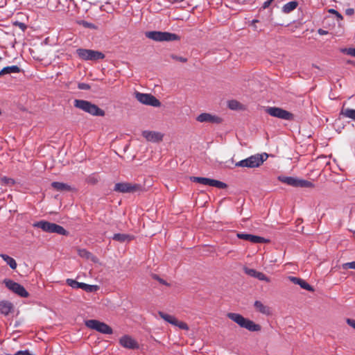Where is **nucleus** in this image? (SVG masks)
Returning <instances> with one entry per match:
<instances>
[{"mask_svg": "<svg viewBox=\"0 0 355 355\" xmlns=\"http://www.w3.org/2000/svg\"><path fill=\"white\" fill-rule=\"evenodd\" d=\"M78 254L82 257L88 259L91 255V253L85 249L78 250Z\"/></svg>", "mask_w": 355, "mask_h": 355, "instance_id": "35", "label": "nucleus"}, {"mask_svg": "<svg viewBox=\"0 0 355 355\" xmlns=\"http://www.w3.org/2000/svg\"><path fill=\"white\" fill-rule=\"evenodd\" d=\"M153 277L154 279H156L157 281H158L160 284H162L163 285H165L167 286H170V284L168 283H167L164 279L160 278L157 275H153Z\"/></svg>", "mask_w": 355, "mask_h": 355, "instance_id": "37", "label": "nucleus"}, {"mask_svg": "<svg viewBox=\"0 0 355 355\" xmlns=\"http://www.w3.org/2000/svg\"><path fill=\"white\" fill-rule=\"evenodd\" d=\"M243 270L245 272V273L250 277H256L257 276V274L258 272V271H257L256 270L254 269H252V268H247V267H245L243 268Z\"/></svg>", "mask_w": 355, "mask_h": 355, "instance_id": "32", "label": "nucleus"}, {"mask_svg": "<svg viewBox=\"0 0 355 355\" xmlns=\"http://www.w3.org/2000/svg\"><path fill=\"white\" fill-rule=\"evenodd\" d=\"M171 58L175 60H177V61H180V62H187V59L185 58H183V57H180V56H178V55H171Z\"/></svg>", "mask_w": 355, "mask_h": 355, "instance_id": "38", "label": "nucleus"}, {"mask_svg": "<svg viewBox=\"0 0 355 355\" xmlns=\"http://www.w3.org/2000/svg\"><path fill=\"white\" fill-rule=\"evenodd\" d=\"M142 136L148 141L158 142L163 139V135L158 132L145 130L142 132Z\"/></svg>", "mask_w": 355, "mask_h": 355, "instance_id": "18", "label": "nucleus"}, {"mask_svg": "<svg viewBox=\"0 0 355 355\" xmlns=\"http://www.w3.org/2000/svg\"><path fill=\"white\" fill-rule=\"evenodd\" d=\"M113 240L119 241L121 243L125 242V241H130L133 237L129 234H115L112 237Z\"/></svg>", "mask_w": 355, "mask_h": 355, "instance_id": "25", "label": "nucleus"}, {"mask_svg": "<svg viewBox=\"0 0 355 355\" xmlns=\"http://www.w3.org/2000/svg\"><path fill=\"white\" fill-rule=\"evenodd\" d=\"M35 227L40 228L44 232L57 233L60 235H67L68 232L62 226L46 220H40L33 224Z\"/></svg>", "mask_w": 355, "mask_h": 355, "instance_id": "3", "label": "nucleus"}, {"mask_svg": "<svg viewBox=\"0 0 355 355\" xmlns=\"http://www.w3.org/2000/svg\"><path fill=\"white\" fill-rule=\"evenodd\" d=\"M134 95L135 98L142 104L153 107H159L161 105L160 101L150 94L135 92Z\"/></svg>", "mask_w": 355, "mask_h": 355, "instance_id": "10", "label": "nucleus"}, {"mask_svg": "<svg viewBox=\"0 0 355 355\" xmlns=\"http://www.w3.org/2000/svg\"><path fill=\"white\" fill-rule=\"evenodd\" d=\"M98 182V180L95 178L90 177L88 178V182L92 184H96Z\"/></svg>", "mask_w": 355, "mask_h": 355, "instance_id": "45", "label": "nucleus"}, {"mask_svg": "<svg viewBox=\"0 0 355 355\" xmlns=\"http://www.w3.org/2000/svg\"><path fill=\"white\" fill-rule=\"evenodd\" d=\"M273 1L274 0H267L266 1H265L262 6V8L266 9L268 7H269Z\"/></svg>", "mask_w": 355, "mask_h": 355, "instance_id": "43", "label": "nucleus"}, {"mask_svg": "<svg viewBox=\"0 0 355 355\" xmlns=\"http://www.w3.org/2000/svg\"><path fill=\"white\" fill-rule=\"evenodd\" d=\"M158 314L163 320L174 326L179 327L181 329L189 330V329L188 324L186 322L178 320L173 315L164 313L162 311H159Z\"/></svg>", "mask_w": 355, "mask_h": 355, "instance_id": "14", "label": "nucleus"}, {"mask_svg": "<svg viewBox=\"0 0 355 355\" xmlns=\"http://www.w3.org/2000/svg\"><path fill=\"white\" fill-rule=\"evenodd\" d=\"M119 344L122 347L128 349H135L139 347L138 342L129 335H124L121 337L119 339Z\"/></svg>", "mask_w": 355, "mask_h": 355, "instance_id": "16", "label": "nucleus"}, {"mask_svg": "<svg viewBox=\"0 0 355 355\" xmlns=\"http://www.w3.org/2000/svg\"><path fill=\"white\" fill-rule=\"evenodd\" d=\"M191 180L203 185H209L218 189L227 188V184L219 180L202 177H191Z\"/></svg>", "mask_w": 355, "mask_h": 355, "instance_id": "13", "label": "nucleus"}, {"mask_svg": "<svg viewBox=\"0 0 355 355\" xmlns=\"http://www.w3.org/2000/svg\"><path fill=\"white\" fill-rule=\"evenodd\" d=\"M267 155L257 154L252 155L245 159L236 163L235 166L238 167L255 168L261 166L266 160Z\"/></svg>", "mask_w": 355, "mask_h": 355, "instance_id": "5", "label": "nucleus"}, {"mask_svg": "<svg viewBox=\"0 0 355 355\" xmlns=\"http://www.w3.org/2000/svg\"><path fill=\"white\" fill-rule=\"evenodd\" d=\"M236 236L240 239L248 241L252 243H263L266 241L263 237L246 233H238Z\"/></svg>", "mask_w": 355, "mask_h": 355, "instance_id": "17", "label": "nucleus"}, {"mask_svg": "<svg viewBox=\"0 0 355 355\" xmlns=\"http://www.w3.org/2000/svg\"><path fill=\"white\" fill-rule=\"evenodd\" d=\"M347 323L354 329H355V320L347 318L346 320Z\"/></svg>", "mask_w": 355, "mask_h": 355, "instance_id": "42", "label": "nucleus"}, {"mask_svg": "<svg viewBox=\"0 0 355 355\" xmlns=\"http://www.w3.org/2000/svg\"><path fill=\"white\" fill-rule=\"evenodd\" d=\"M78 88L80 89H90V86L88 84L86 83H80L78 85Z\"/></svg>", "mask_w": 355, "mask_h": 355, "instance_id": "41", "label": "nucleus"}, {"mask_svg": "<svg viewBox=\"0 0 355 355\" xmlns=\"http://www.w3.org/2000/svg\"><path fill=\"white\" fill-rule=\"evenodd\" d=\"M318 34H319V35H327V34L329 33H328V31H324V30H323V29H322V28H319V29L318 30Z\"/></svg>", "mask_w": 355, "mask_h": 355, "instance_id": "46", "label": "nucleus"}, {"mask_svg": "<svg viewBox=\"0 0 355 355\" xmlns=\"http://www.w3.org/2000/svg\"><path fill=\"white\" fill-rule=\"evenodd\" d=\"M1 60V58L0 57V60Z\"/></svg>", "mask_w": 355, "mask_h": 355, "instance_id": "50", "label": "nucleus"}, {"mask_svg": "<svg viewBox=\"0 0 355 355\" xmlns=\"http://www.w3.org/2000/svg\"><path fill=\"white\" fill-rule=\"evenodd\" d=\"M298 6V3L295 1H290L284 4L282 7V12L284 13H289L294 10Z\"/></svg>", "mask_w": 355, "mask_h": 355, "instance_id": "24", "label": "nucleus"}, {"mask_svg": "<svg viewBox=\"0 0 355 355\" xmlns=\"http://www.w3.org/2000/svg\"><path fill=\"white\" fill-rule=\"evenodd\" d=\"M22 26H24V24H21L20 27H22Z\"/></svg>", "mask_w": 355, "mask_h": 355, "instance_id": "49", "label": "nucleus"}, {"mask_svg": "<svg viewBox=\"0 0 355 355\" xmlns=\"http://www.w3.org/2000/svg\"><path fill=\"white\" fill-rule=\"evenodd\" d=\"M288 279L293 284L299 285L303 289H305L309 291H314L313 288L311 285H309L306 281L301 278L291 276L288 277Z\"/></svg>", "mask_w": 355, "mask_h": 355, "instance_id": "19", "label": "nucleus"}, {"mask_svg": "<svg viewBox=\"0 0 355 355\" xmlns=\"http://www.w3.org/2000/svg\"><path fill=\"white\" fill-rule=\"evenodd\" d=\"M2 181L8 184H13L15 183V181L12 178H8L6 177H4L2 178Z\"/></svg>", "mask_w": 355, "mask_h": 355, "instance_id": "40", "label": "nucleus"}, {"mask_svg": "<svg viewBox=\"0 0 355 355\" xmlns=\"http://www.w3.org/2000/svg\"><path fill=\"white\" fill-rule=\"evenodd\" d=\"M80 283L72 279H67V284L73 288H80Z\"/></svg>", "mask_w": 355, "mask_h": 355, "instance_id": "31", "label": "nucleus"}, {"mask_svg": "<svg viewBox=\"0 0 355 355\" xmlns=\"http://www.w3.org/2000/svg\"><path fill=\"white\" fill-rule=\"evenodd\" d=\"M85 324L87 328L103 334H112L113 333L112 329L109 325L97 320H86Z\"/></svg>", "mask_w": 355, "mask_h": 355, "instance_id": "9", "label": "nucleus"}, {"mask_svg": "<svg viewBox=\"0 0 355 355\" xmlns=\"http://www.w3.org/2000/svg\"><path fill=\"white\" fill-rule=\"evenodd\" d=\"M196 121L200 123H209L214 124H219L223 121L220 116L207 112L199 114L196 117Z\"/></svg>", "mask_w": 355, "mask_h": 355, "instance_id": "15", "label": "nucleus"}, {"mask_svg": "<svg viewBox=\"0 0 355 355\" xmlns=\"http://www.w3.org/2000/svg\"><path fill=\"white\" fill-rule=\"evenodd\" d=\"M76 54L81 60L86 61H97L105 58V55L102 52L92 49H78Z\"/></svg>", "mask_w": 355, "mask_h": 355, "instance_id": "7", "label": "nucleus"}, {"mask_svg": "<svg viewBox=\"0 0 355 355\" xmlns=\"http://www.w3.org/2000/svg\"><path fill=\"white\" fill-rule=\"evenodd\" d=\"M255 278H257V279H258L259 280H261V281H265L266 282H270V278L268 277L265 274H263L261 272H259V271H258Z\"/></svg>", "mask_w": 355, "mask_h": 355, "instance_id": "33", "label": "nucleus"}, {"mask_svg": "<svg viewBox=\"0 0 355 355\" xmlns=\"http://www.w3.org/2000/svg\"><path fill=\"white\" fill-rule=\"evenodd\" d=\"M254 307L257 311L263 315H270L271 314L270 308L268 306L265 305L261 301L256 300L254 303Z\"/></svg>", "mask_w": 355, "mask_h": 355, "instance_id": "20", "label": "nucleus"}, {"mask_svg": "<svg viewBox=\"0 0 355 355\" xmlns=\"http://www.w3.org/2000/svg\"><path fill=\"white\" fill-rule=\"evenodd\" d=\"M3 283L6 286L15 294L18 295L21 297H27L29 294L25 289V288L21 284L8 279H5Z\"/></svg>", "mask_w": 355, "mask_h": 355, "instance_id": "12", "label": "nucleus"}, {"mask_svg": "<svg viewBox=\"0 0 355 355\" xmlns=\"http://www.w3.org/2000/svg\"><path fill=\"white\" fill-rule=\"evenodd\" d=\"M227 316L241 327L245 328L250 331H259L261 330V326L259 324H257L253 321L244 318L239 313H228Z\"/></svg>", "mask_w": 355, "mask_h": 355, "instance_id": "1", "label": "nucleus"}, {"mask_svg": "<svg viewBox=\"0 0 355 355\" xmlns=\"http://www.w3.org/2000/svg\"><path fill=\"white\" fill-rule=\"evenodd\" d=\"M265 112L273 117L284 120H292L293 114L290 112L277 107H267Z\"/></svg>", "mask_w": 355, "mask_h": 355, "instance_id": "11", "label": "nucleus"}, {"mask_svg": "<svg viewBox=\"0 0 355 355\" xmlns=\"http://www.w3.org/2000/svg\"><path fill=\"white\" fill-rule=\"evenodd\" d=\"M13 311V305L8 301L0 302V313L4 315H8Z\"/></svg>", "mask_w": 355, "mask_h": 355, "instance_id": "21", "label": "nucleus"}, {"mask_svg": "<svg viewBox=\"0 0 355 355\" xmlns=\"http://www.w3.org/2000/svg\"><path fill=\"white\" fill-rule=\"evenodd\" d=\"M80 288L85 291L86 292L92 293L97 291L99 287L97 285H89L81 282Z\"/></svg>", "mask_w": 355, "mask_h": 355, "instance_id": "27", "label": "nucleus"}, {"mask_svg": "<svg viewBox=\"0 0 355 355\" xmlns=\"http://www.w3.org/2000/svg\"><path fill=\"white\" fill-rule=\"evenodd\" d=\"M341 114L347 118H349L355 121V110L350 108L343 109Z\"/></svg>", "mask_w": 355, "mask_h": 355, "instance_id": "28", "label": "nucleus"}, {"mask_svg": "<svg viewBox=\"0 0 355 355\" xmlns=\"http://www.w3.org/2000/svg\"><path fill=\"white\" fill-rule=\"evenodd\" d=\"M146 37L148 39L153 40L156 42H169L180 40L179 35L175 33L162 31H148L145 33Z\"/></svg>", "mask_w": 355, "mask_h": 355, "instance_id": "4", "label": "nucleus"}, {"mask_svg": "<svg viewBox=\"0 0 355 355\" xmlns=\"http://www.w3.org/2000/svg\"><path fill=\"white\" fill-rule=\"evenodd\" d=\"M13 355H31L28 350H18Z\"/></svg>", "mask_w": 355, "mask_h": 355, "instance_id": "39", "label": "nucleus"}, {"mask_svg": "<svg viewBox=\"0 0 355 355\" xmlns=\"http://www.w3.org/2000/svg\"><path fill=\"white\" fill-rule=\"evenodd\" d=\"M278 180L286 184L294 187H301V188H313L314 184L310 181L300 179L294 177H288L280 175L278 177Z\"/></svg>", "mask_w": 355, "mask_h": 355, "instance_id": "6", "label": "nucleus"}, {"mask_svg": "<svg viewBox=\"0 0 355 355\" xmlns=\"http://www.w3.org/2000/svg\"><path fill=\"white\" fill-rule=\"evenodd\" d=\"M0 257L7 263L12 269H16L17 263L15 260L7 254H1Z\"/></svg>", "mask_w": 355, "mask_h": 355, "instance_id": "26", "label": "nucleus"}, {"mask_svg": "<svg viewBox=\"0 0 355 355\" xmlns=\"http://www.w3.org/2000/svg\"><path fill=\"white\" fill-rule=\"evenodd\" d=\"M51 186L53 189L59 191L71 190V187L69 185L62 182H53L51 183Z\"/></svg>", "mask_w": 355, "mask_h": 355, "instance_id": "23", "label": "nucleus"}, {"mask_svg": "<svg viewBox=\"0 0 355 355\" xmlns=\"http://www.w3.org/2000/svg\"><path fill=\"white\" fill-rule=\"evenodd\" d=\"M19 71V67L16 65L6 67L0 71V77L4 74L15 73Z\"/></svg>", "mask_w": 355, "mask_h": 355, "instance_id": "22", "label": "nucleus"}, {"mask_svg": "<svg viewBox=\"0 0 355 355\" xmlns=\"http://www.w3.org/2000/svg\"><path fill=\"white\" fill-rule=\"evenodd\" d=\"M340 51L345 55L355 58V48H343Z\"/></svg>", "mask_w": 355, "mask_h": 355, "instance_id": "29", "label": "nucleus"}, {"mask_svg": "<svg viewBox=\"0 0 355 355\" xmlns=\"http://www.w3.org/2000/svg\"><path fill=\"white\" fill-rule=\"evenodd\" d=\"M241 103L236 100H232L228 102V107L231 110H238L241 107Z\"/></svg>", "mask_w": 355, "mask_h": 355, "instance_id": "30", "label": "nucleus"}, {"mask_svg": "<svg viewBox=\"0 0 355 355\" xmlns=\"http://www.w3.org/2000/svg\"><path fill=\"white\" fill-rule=\"evenodd\" d=\"M345 14L349 16H352L354 14V8H347L345 10Z\"/></svg>", "mask_w": 355, "mask_h": 355, "instance_id": "44", "label": "nucleus"}, {"mask_svg": "<svg viewBox=\"0 0 355 355\" xmlns=\"http://www.w3.org/2000/svg\"><path fill=\"white\" fill-rule=\"evenodd\" d=\"M341 267L344 270H347V269H354L355 270V261L347 262V263H343Z\"/></svg>", "mask_w": 355, "mask_h": 355, "instance_id": "34", "label": "nucleus"}, {"mask_svg": "<svg viewBox=\"0 0 355 355\" xmlns=\"http://www.w3.org/2000/svg\"><path fill=\"white\" fill-rule=\"evenodd\" d=\"M86 25L87 27H93V25L92 24L86 23Z\"/></svg>", "mask_w": 355, "mask_h": 355, "instance_id": "47", "label": "nucleus"}, {"mask_svg": "<svg viewBox=\"0 0 355 355\" xmlns=\"http://www.w3.org/2000/svg\"><path fill=\"white\" fill-rule=\"evenodd\" d=\"M75 107L78 108L92 116H103L105 111L99 108L96 105L85 100L76 99L73 101Z\"/></svg>", "mask_w": 355, "mask_h": 355, "instance_id": "2", "label": "nucleus"}, {"mask_svg": "<svg viewBox=\"0 0 355 355\" xmlns=\"http://www.w3.org/2000/svg\"><path fill=\"white\" fill-rule=\"evenodd\" d=\"M258 21H258L257 19H254V20H252V24H254V23H257V22H258Z\"/></svg>", "mask_w": 355, "mask_h": 355, "instance_id": "48", "label": "nucleus"}, {"mask_svg": "<svg viewBox=\"0 0 355 355\" xmlns=\"http://www.w3.org/2000/svg\"><path fill=\"white\" fill-rule=\"evenodd\" d=\"M114 191L119 193H137L144 191L143 187L139 184L131 182H119L114 185Z\"/></svg>", "mask_w": 355, "mask_h": 355, "instance_id": "8", "label": "nucleus"}, {"mask_svg": "<svg viewBox=\"0 0 355 355\" xmlns=\"http://www.w3.org/2000/svg\"><path fill=\"white\" fill-rule=\"evenodd\" d=\"M328 12L331 14H333L334 15H336V17L339 19V20H343V17L342 16V15L338 12L337 10H336L335 9H333V8H330Z\"/></svg>", "mask_w": 355, "mask_h": 355, "instance_id": "36", "label": "nucleus"}]
</instances>
